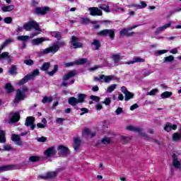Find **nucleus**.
I'll use <instances>...</instances> for the list:
<instances>
[{"mask_svg": "<svg viewBox=\"0 0 181 181\" xmlns=\"http://www.w3.org/2000/svg\"><path fill=\"white\" fill-rule=\"evenodd\" d=\"M23 28L27 32H30V30H33V29H35L36 32L30 34L31 37H35V36H37V35H40L42 33V29L39 26V24L35 21H30L27 22L24 24Z\"/></svg>", "mask_w": 181, "mask_h": 181, "instance_id": "f257e3e1", "label": "nucleus"}, {"mask_svg": "<svg viewBox=\"0 0 181 181\" xmlns=\"http://www.w3.org/2000/svg\"><path fill=\"white\" fill-rule=\"evenodd\" d=\"M63 46H66V43L64 42H59L57 43L53 44L52 46L47 47L46 49H42V51L37 53L38 56H43V54H49V53H57L60 47H63Z\"/></svg>", "mask_w": 181, "mask_h": 181, "instance_id": "f03ea898", "label": "nucleus"}, {"mask_svg": "<svg viewBox=\"0 0 181 181\" xmlns=\"http://www.w3.org/2000/svg\"><path fill=\"white\" fill-rule=\"evenodd\" d=\"M28 91H29V88H28V86H23L22 90L18 89L15 99L13 100V103L18 104L20 101L25 100V98H26L25 93H28Z\"/></svg>", "mask_w": 181, "mask_h": 181, "instance_id": "7ed1b4c3", "label": "nucleus"}, {"mask_svg": "<svg viewBox=\"0 0 181 181\" xmlns=\"http://www.w3.org/2000/svg\"><path fill=\"white\" fill-rule=\"evenodd\" d=\"M50 66H51L50 62H45L40 69L42 71H46V74H48V76L52 77V76H54V74H56V73H57V71L59 70V66L54 65V69L51 71H48L47 70H49V69H50Z\"/></svg>", "mask_w": 181, "mask_h": 181, "instance_id": "20e7f679", "label": "nucleus"}, {"mask_svg": "<svg viewBox=\"0 0 181 181\" xmlns=\"http://www.w3.org/2000/svg\"><path fill=\"white\" fill-rule=\"evenodd\" d=\"M35 76H39V70L35 69L33 71L31 74L26 75L24 78H23L20 81L18 82V84L19 86H22L25 84V83H28L29 80H33V78L35 77Z\"/></svg>", "mask_w": 181, "mask_h": 181, "instance_id": "39448f33", "label": "nucleus"}, {"mask_svg": "<svg viewBox=\"0 0 181 181\" xmlns=\"http://www.w3.org/2000/svg\"><path fill=\"white\" fill-rule=\"evenodd\" d=\"M98 35L100 36H109L110 39L115 37V30L114 29H105L100 31Z\"/></svg>", "mask_w": 181, "mask_h": 181, "instance_id": "423d86ee", "label": "nucleus"}, {"mask_svg": "<svg viewBox=\"0 0 181 181\" xmlns=\"http://www.w3.org/2000/svg\"><path fill=\"white\" fill-rule=\"evenodd\" d=\"M76 74H77L76 71H71L67 73L66 74H65L62 78V80L64 81L62 83V87H67V83L65 81H67V80H70V78H71V77H74V76H76Z\"/></svg>", "mask_w": 181, "mask_h": 181, "instance_id": "0eeeda50", "label": "nucleus"}, {"mask_svg": "<svg viewBox=\"0 0 181 181\" xmlns=\"http://www.w3.org/2000/svg\"><path fill=\"white\" fill-rule=\"evenodd\" d=\"M35 117L32 116L27 117L25 123V127H30L31 131H33V129H35V128L36 127V126L35 125Z\"/></svg>", "mask_w": 181, "mask_h": 181, "instance_id": "6e6552de", "label": "nucleus"}, {"mask_svg": "<svg viewBox=\"0 0 181 181\" xmlns=\"http://www.w3.org/2000/svg\"><path fill=\"white\" fill-rule=\"evenodd\" d=\"M88 11L91 16H103V11L98 8V7H90Z\"/></svg>", "mask_w": 181, "mask_h": 181, "instance_id": "1a4fd4ad", "label": "nucleus"}, {"mask_svg": "<svg viewBox=\"0 0 181 181\" xmlns=\"http://www.w3.org/2000/svg\"><path fill=\"white\" fill-rule=\"evenodd\" d=\"M71 45L73 46L74 49H80L83 47V44L78 42V38L74 35L71 37Z\"/></svg>", "mask_w": 181, "mask_h": 181, "instance_id": "9d476101", "label": "nucleus"}, {"mask_svg": "<svg viewBox=\"0 0 181 181\" xmlns=\"http://www.w3.org/2000/svg\"><path fill=\"white\" fill-rule=\"evenodd\" d=\"M110 59L113 62L115 66H119V62L122 60V56H121V54H113L110 55Z\"/></svg>", "mask_w": 181, "mask_h": 181, "instance_id": "9b49d317", "label": "nucleus"}, {"mask_svg": "<svg viewBox=\"0 0 181 181\" xmlns=\"http://www.w3.org/2000/svg\"><path fill=\"white\" fill-rule=\"evenodd\" d=\"M170 26H172V22H169L167 24H165L162 26L158 27L156 29L155 35H159V33H162V32H165V30H166V29H169V28H170Z\"/></svg>", "mask_w": 181, "mask_h": 181, "instance_id": "f8f14e48", "label": "nucleus"}, {"mask_svg": "<svg viewBox=\"0 0 181 181\" xmlns=\"http://www.w3.org/2000/svg\"><path fill=\"white\" fill-rule=\"evenodd\" d=\"M50 11V7L45 6V7H37L35 8V13L37 15H46L47 12Z\"/></svg>", "mask_w": 181, "mask_h": 181, "instance_id": "ddd939ff", "label": "nucleus"}, {"mask_svg": "<svg viewBox=\"0 0 181 181\" xmlns=\"http://www.w3.org/2000/svg\"><path fill=\"white\" fill-rule=\"evenodd\" d=\"M58 153L62 156H67L70 154V150L64 146H58Z\"/></svg>", "mask_w": 181, "mask_h": 181, "instance_id": "4468645a", "label": "nucleus"}, {"mask_svg": "<svg viewBox=\"0 0 181 181\" xmlns=\"http://www.w3.org/2000/svg\"><path fill=\"white\" fill-rule=\"evenodd\" d=\"M11 141L13 142H16V145H18V146H22L23 145V142L22 141V139L21 138V136L13 134L11 135Z\"/></svg>", "mask_w": 181, "mask_h": 181, "instance_id": "2eb2a0df", "label": "nucleus"}, {"mask_svg": "<svg viewBox=\"0 0 181 181\" xmlns=\"http://www.w3.org/2000/svg\"><path fill=\"white\" fill-rule=\"evenodd\" d=\"M9 117L10 121L8 122V124H12L18 122V121L21 119V115H19V112L11 113Z\"/></svg>", "mask_w": 181, "mask_h": 181, "instance_id": "dca6fc26", "label": "nucleus"}, {"mask_svg": "<svg viewBox=\"0 0 181 181\" xmlns=\"http://www.w3.org/2000/svg\"><path fill=\"white\" fill-rule=\"evenodd\" d=\"M57 176V171L48 172L45 175H40V179H54Z\"/></svg>", "mask_w": 181, "mask_h": 181, "instance_id": "f3484780", "label": "nucleus"}, {"mask_svg": "<svg viewBox=\"0 0 181 181\" xmlns=\"http://www.w3.org/2000/svg\"><path fill=\"white\" fill-rule=\"evenodd\" d=\"M47 40H49V38H45V37L35 38L32 40L31 43L33 46H39V45H42L43 42H47Z\"/></svg>", "mask_w": 181, "mask_h": 181, "instance_id": "a211bd4d", "label": "nucleus"}, {"mask_svg": "<svg viewBox=\"0 0 181 181\" xmlns=\"http://www.w3.org/2000/svg\"><path fill=\"white\" fill-rule=\"evenodd\" d=\"M6 59L7 60V63H13V59H12V57L9 55V52H4L0 54V60H4Z\"/></svg>", "mask_w": 181, "mask_h": 181, "instance_id": "6ab92c4d", "label": "nucleus"}, {"mask_svg": "<svg viewBox=\"0 0 181 181\" xmlns=\"http://www.w3.org/2000/svg\"><path fill=\"white\" fill-rule=\"evenodd\" d=\"M16 168L14 165H6L0 166V173H4V172H8L9 170H13Z\"/></svg>", "mask_w": 181, "mask_h": 181, "instance_id": "aec40b11", "label": "nucleus"}, {"mask_svg": "<svg viewBox=\"0 0 181 181\" xmlns=\"http://www.w3.org/2000/svg\"><path fill=\"white\" fill-rule=\"evenodd\" d=\"M129 30H131V29H129V28H123L122 30L119 31V35L121 36H127V37L133 36L135 34V33H134V32L129 33Z\"/></svg>", "mask_w": 181, "mask_h": 181, "instance_id": "412c9836", "label": "nucleus"}, {"mask_svg": "<svg viewBox=\"0 0 181 181\" xmlns=\"http://www.w3.org/2000/svg\"><path fill=\"white\" fill-rule=\"evenodd\" d=\"M173 165L175 169H181V163L177 158V154H173Z\"/></svg>", "mask_w": 181, "mask_h": 181, "instance_id": "4be33fe9", "label": "nucleus"}, {"mask_svg": "<svg viewBox=\"0 0 181 181\" xmlns=\"http://www.w3.org/2000/svg\"><path fill=\"white\" fill-rule=\"evenodd\" d=\"M44 155H45L47 158H50V156L56 155V149H54V147H50L44 152Z\"/></svg>", "mask_w": 181, "mask_h": 181, "instance_id": "5701e85b", "label": "nucleus"}, {"mask_svg": "<svg viewBox=\"0 0 181 181\" xmlns=\"http://www.w3.org/2000/svg\"><path fill=\"white\" fill-rule=\"evenodd\" d=\"M134 63H145V59L139 57L133 58L132 61L127 62L126 64H134Z\"/></svg>", "mask_w": 181, "mask_h": 181, "instance_id": "b1692460", "label": "nucleus"}, {"mask_svg": "<svg viewBox=\"0 0 181 181\" xmlns=\"http://www.w3.org/2000/svg\"><path fill=\"white\" fill-rule=\"evenodd\" d=\"M81 145V140L80 138H75L74 139V151H78L80 149V146Z\"/></svg>", "mask_w": 181, "mask_h": 181, "instance_id": "393cba45", "label": "nucleus"}, {"mask_svg": "<svg viewBox=\"0 0 181 181\" xmlns=\"http://www.w3.org/2000/svg\"><path fill=\"white\" fill-rule=\"evenodd\" d=\"M68 103L69 104V105H72L73 107H76L77 104H79L78 100L75 97H70L68 99Z\"/></svg>", "mask_w": 181, "mask_h": 181, "instance_id": "a878e982", "label": "nucleus"}, {"mask_svg": "<svg viewBox=\"0 0 181 181\" xmlns=\"http://www.w3.org/2000/svg\"><path fill=\"white\" fill-rule=\"evenodd\" d=\"M13 42L12 39L6 40L5 42L0 46V53L8 46V45H11Z\"/></svg>", "mask_w": 181, "mask_h": 181, "instance_id": "bb28decb", "label": "nucleus"}, {"mask_svg": "<svg viewBox=\"0 0 181 181\" xmlns=\"http://www.w3.org/2000/svg\"><path fill=\"white\" fill-rule=\"evenodd\" d=\"M105 83H110L112 80H114V76H105V75H101V78Z\"/></svg>", "mask_w": 181, "mask_h": 181, "instance_id": "cd10ccee", "label": "nucleus"}, {"mask_svg": "<svg viewBox=\"0 0 181 181\" xmlns=\"http://www.w3.org/2000/svg\"><path fill=\"white\" fill-rule=\"evenodd\" d=\"M5 142H6L5 132L0 129V144H5Z\"/></svg>", "mask_w": 181, "mask_h": 181, "instance_id": "c85d7f7f", "label": "nucleus"}, {"mask_svg": "<svg viewBox=\"0 0 181 181\" xmlns=\"http://www.w3.org/2000/svg\"><path fill=\"white\" fill-rule=\"evenodd\" d=\"M93 46H95V50H99L101 47V42L98 40H93V42H91Z\"/></svg>", "mask_w": 181, "mask_h": 181, "instance_id": "c756f323", "label": "nucleus"}, {"mask_svg": "<svg viewBox=\"0 0 181 181\" xmlns=\"http://www.w3.org/2000/svg\"><path fill=\"white\" fill-rule=\"evenodd\" d=\"M14 9H15L14 5L6 6L1 8V10L3 11V12H11V11H13Z\"/></svg>", "mask_w": 181, "mask_h": 181, "instance_id": "7c9ffc66", "label": "nucleus"}, {"mask_svg": "<svg viewBox=\"0 0 181 181\" xmlns=\"http://www.w3.org/2000/svg\"><path fill=\"white\" fill-rule=\"evenodd\" d=\"M175 60V57L170 55L163 58V63H172Z\"/></svg>", "mask_w": 181, "mask_h": 181, "instance_id": "2f4dec72", "label": "nucleus"}, {"mask_svg": "<svg viewBox=\"0 0 181 181\" xmlns=\"http://www.w3.org/2000/svg\"><path fill=\"white\" fill-rule=\"evenodd\" d=\"M134 98V93L127 90L126 93H124V100L129 101V100Z\"/></svg>", "mask_w": 181, "mask_h": 181, "instance_id": "473e14b6", "label": "nucleus"}, {"mask_svg": "<svg viewBox=\"0 0 181 181\" xmlns=\"http://www.w3.org/2000/svg\"><path fill=\"white\" fill-rule=\"evenodd\" d=\"M126 129H127V131H132L134 132H141V129L134 127L132 125H129V126L126 127Z\"/></svg>", "mask_w": 181, "mask_h": 181, "instance_id": "72a5a7b5", "label": "nucleus"}, {"mask_svg": "<svg viewBox=\"0 0 181 181\" xmlns=\"http://www.w3.org/2000/svg\"><path fill=\"white\" fill-rule=\"evenodd\" d=\"M30 39V37L28 35H20L17 37V40H19L20 42H28Z\"/></svg>", "mask_w": 181, "mask_h": 181, "instance_id": "f704fd0d", "label": "nucleus"}, {"mask_svg": "<svg viewBox=\"0 0 181 181\" xmlns=\"http://www.w3.org/2000/svg\"><path fill=\"white\" fill-rule=\"evenodd\" d=\"M87 97V95H86L85 94L83 93H80L78 95V103H79V104H81V103H84V100H86V98Z\"/></svg>", "mask_w": 181, "mask_h": 181, "instance_id": "c9c22d12", "label": "nucleus"}, {"mask_svg": "<svg viewBox=\"0 0 181 181\" xmlns=\"http://www.w3.org/2000/svg\"><path fill=\"white\" fill-rule=\"evenodd\" d=\"M51 36L52 37H56L58 40H60L62 39V34L57 31H54L51 33Z\"/></svg>", "mask_w": 181, "mask_h": 181, "instance_id": "e433bc0d", "label": "nucleus"}, {"mask_svg": "<svg viewBox=\"0 0 181 181\" xmlns=\"http://www.w3.org/2000/svg\"><path fill=\"white\" fill-rule=\"evenodd\" d=\"M101 143L104 144V145H108L111 144V138L105 136L102 140Z\"/></svg>", "mask_w": 181, "mask_h": 181, "instance_id": "4c0bfd02", "label": "nucleus"}, {"mask_svg": "<svg viewBox=\"0 0 181 181\" xmlns=\"http://www.w3.org/2000/svg\"><path fill=\"white\" fill-rule=\"evenodd\" d=\"M161 98H169V97H172V92L165 91L163 93L160 95Z\"/></svg>", "mask_w": 181, "mask_h": 181, "instance_id": "58836bf2", "label": "nucleus"}, {"mask_svg": "<svg viewBox=\"0 0 181 181\" xmlns=\"http://www.w3.org/2000/svg\"><path fill=\"white\" fill-rule=\"evenodd\" d=\"M79 21L81 23H82V25H87L90 22V19L88 18L80 17Z\"/></svg>", "mask_w": 181, "mask_h": 181, "instance_id": "ea45409f", "label": "nucleus"}, {"mask_svg": "<svg viewBox=\"0 0 181 181\" xmlns=\"http://www.w3.org/2000/svg\"><path fill=\"white\" fill-rule=\"evenodd\" d=\"M52 101H53V98H52V97H47V96H45V97H44V98L42 99V103L43 104H46V103H52Z\"/></svg>", "mask_w": 181, "mask_h": 181, "instance_id": "a19ab883", "label": "nucleus"}, {"mask_svg": "<svg viewBox=\"0 0 181 181\" xmlns=\"http://www.w3.org/2000/svg\"><path fill=\"white\" fill-rule=\"evenodd\" d=\"M181 139V134L179 133H175L173 135V141L177 142V141H180Z\"/></svg>", "mask_w": 181, "mask_h": 181, "instance_id": "79ce46f5", "label": "nucleus"}, {"mask_svg": "<svg viewBox=\"0 0 181 181\" xmlns=\"http://www.w3.org/2000/svg\"><path fill=\"white\" fill-rule=\"evenodd\" d=\"M8 73L11 76H14V74H16V66L12 65L8 71Z\"/></svg>", "mask_w": 181, "mask_h": 181, "instance_id": "37998d69", "label": "nucleus"}, {"mask_svg": "<svg viewBox=\"0 0 181 181\" xmlns=\"http://www.w3.org/2000/svg\"><path fill=\"white\" fill-rule=\"evenodd\" d=\"M5 88L6 90L7 93L13 92V87H12V85H11V83H7L5 86Z\"/></svg>", "mask_w": 181, "mask_h": 181, "instance_id": "c03bdc74", "label": "nucleus"}, {"mask_svg": "<svg viewBox=\"0 0 181 181\" xmlns=\"http://www.w3.org/2000/svg\"><path fill=\"white\" fill-rule=\"evenodd\" d=\"M115 88H117V84H112L110 86L107 87V93H112V91H114Z\"/></svg>", "mask_w": 181, "mask_h": 181, "instance_id": "a18cd8bd", "label": "nucleus"}, {"mask_svg": "<svg viewBox=\"0 0 181 181\" xmlns=\"http://www.w3.org/2000/svg\"><path fill=\"white\" fill-rule=\"evenodd\" d=\"M88 62V59L86 58H82L78 60L77 62H76L75 63L76 64H86V63H87Z\"/></svg>", "mask_w": 181, "mask_h": 181, "instance_id": "49530a36", "label": "nucleus"}, {"mask_svg": "<svg viewBox=\"0 0 181 181\" xmlns=\"http://www.w3.org/2000/svg\"><path fill=\"white\" fill-rule=\"evenodd\" d=\"M165 53H168V50L162 49V50H157L155 52L156 56H162V54H165Z\"/></svg>", "mask_w": 181, "mask_h": 181, "instance_id": "de8ad7c7", "label": "nucleus"}, {"mask_svg": "<svg viewBox=\"0 0 181 181\" xmlns=\"http://www.w3.org/2000/svg\"><path fill=\"white\" fill-rule=\"evenodd\" d=\"M100 9H102V11H104L107 13H110V6L107 5L105 7L104 6H99Z\"/></svg>", "mask_w": 181, "mask_h": 181, "instance_id": "09e8293b", "label": "nucleus"}, {"mask_svg": "<svg viewBox=\"0 0 181 181\" xmlns=\"http://www.w3.org/2000/svg\"><path fill=\"white\" fill-rule=\"evenodd\" d=\"M164 129L167 132H170V131H172V124H170V123H167L164 127Z\"/></svg>", "mask_w": 181, "mask_h": 181, "instance_id": "8fccbe9b", "label": "nucleus"}, {"mask_svg": "<svg viewBox=\"0 0 181 181\" xmlns=\"http://www.w3.org/2000/svg\"><path fill=\"white\" fill-rule=\"evenodd\" d=\"M113 11H115V12L118 13V12H124L125 11V9H124V8H122V7L114 6Z\"/></svg>", "mask_w": 181, "mask_h": 181, "instance_id": "3c124183", "label": "nucleus"}, {"mask_svg": "<svg viewBox=\"0 0 181 181\" xmlns=\"http://www.w3.org/2000/svg\"><path fill=\"white\" fill-rule=\"evenodd\" d=\"M158 89L156 88H154V89H152L150 92H148L146 93V95H156V93H158Z\"/></svg>", "mask_w": 181, "mask_h": 181, "instance_id": "603ef678", "label": "nucleus"}, {"mask_svg": "<svg viewBox=\"0 0 181 181\" xmlns=\"http://www.w3.org/2000/svg\"><path fill=\"white\" fill-rule=\"evenodd\" d=\"M4 151H6L7 152H9V151H12V146L10 144H6L4 146Z\"/></svg>", "mask_w": 181, "mask_h": 181, "instance_id": "864d4df0", "label": "nucleus"}, {"mask_svg": "<svg viewBox=\"0 0 181 181\" xmlns=\"http://www.w3.org/2000/svg\"><path fill=\"white\" fill-rule=\"evenodd\" d=\"M37 160H39V157L38 156H33L29 158V161L30 162H37Z\"/></svg>", "mask_w": 181, "mask_h": 181, "instance_id": "5fc2aeb1", "label": "nucleus"}, {"mask_svg": "<svg viewBox=\"0 0 181 181\" xmlns=\"http://www.w3.org/2000/svg\"><path fill=\"white\" fill-rule=\"evenodd\" d=\"M102 104H105V105H110V104H111V98H106L105 99V101L102 102Z\"/></svg>", "mask_w": 181, "mask_h": 181, "instance_id": "6e6d98bb", "label": "nucleus"}, {"mask_svg": "<svg viewBox=\"0 0 181 181\" xmlns=\"http://www.w3.org/2000/svg\"><path fill=\"white\" fill-rule=\"evenodd\" d=\"M24 64L27 66H33V60L32 59H26L24 61Z\"/></svg>", "mask_w": 181, "mask_h": 181, "instance_id": "4d7b16f0", "label": "nucleus"}, {"mask_svg": "<svg viewBox=\"0 0 181 181\" xmlns=\"http://www.w3.org/2000/svg\"><path fill=\"white\" fill-rule=\"evenodd\" d=\"M90 98L93 101H96V103L100 102V97H98V96H95V95H90Z\"/></svg>", "mask_w": 181, "mask_h": 181, "instance_id": "13d9d810", "label": "nucleus"}, {"mask_svg": "<svg viewBox=\"0 0 181 181\" xmlns=\"http://www.w3.org/2000/svg\"><path fill=\"white\" fill-rule=\"evenodd\" d=\"M116 115H120V114H122L124 112V110H122V107H118L116 110Z\"/></svg>", "mask_w": 181, "mask_h": 181, "instance_id": "bf43d9fd", "label": "nucleus"}, {"mask_svg": "<svg viewBox=\"0 0 181 181\" xmlns=\"http://www.w3.org/2000/svg\"><path fill=\"white\" fill-rule=\"evenodd\" d=\"M140 4L141 5H139V9H144V8H146V6H148V5L144 1H141Z\"/></svg>", "mask_w": 181, "mask_h": 181, "instance_id": "052dcab7", "label": "nucleus"}, {"mask_svg": "<svg viewBox=\"0 0 181 181\" xmlns=\"http://www.w3.org/2000/svg\"><path fill=\"white\" fill-rule=\"evenodd\" d=\"M37 141L38 142H46L47 141V139L45 136L39 137L37 139Z\"/></svg>", "mask_w": 181, "mask_h": 181, "instance_id": "680f3d73", "label": "nucleus"}, {"mask_svg": "<svg viewBox=\"0 0 181 181\" xmlns=\"http://www.w3.org/2000/svg\"><path fill=\"white\" fill-rule=\"evenodd\" d=\"M5 23H12V18L11 17H6L4 18Z\"/></svg>", "mask_w": 181, "mask_h": 181, "instance_id": "e2e57ef3", "label": "nucleus"}, {"mask_svg": "<svg viewBox=\"0 0 181 181\" xmlns=\"http://www.w3.org/2000/svg\"><path fill=\"white\" fill-rule=\"evenodd\" d=\"M81 111H82V112L80 114V115H84V114H87V112H88V109L83 107L81 109Z\"/></svg>", "mask_w": 181, "mask_h": 181, "instance_id": "0e129e2a", "label": "nucleus"}, {"mask_svg": "<svg viewBox=\"0 0 181 181\" xmlns=\"http://www.w3.org/2000/svg\"><path fill=\"white\" fill-rule=\"evenodd\" d=\"M129 8H135L136 9H139L140 6H139V4H132L129 5Z\"/></svg>", "mask_w": 181, "mask_h": 181, "instance_id": "69168bd1", "label": "nucleus"}, {"mask_svg": "<svg viewBox=\"0 0 181 181\" xmlns=\"http://www.w3.org/2000/svg\"><path fill=\"white\" fill-rule=\"evenodd\" d=\"M91 134V131L89 129H83V134L84 135H90Z\"/></svg>", "mask_w": 181, "mask_h": 181, "instance_id": "338daca9", "label": "nucleus"}, {"mask_svg": "<svg viewBox=\"0 0 181 181\" xmlns=\"http://www.w3.org/2000/svg\"><path fill=\"white\" fill-rule=\"evenodd\" d=\"M37 128L45 129L46 128V124H42V123H37Z\"/></svg>", "mask_w": 181, "mask_h": 181, "instance_id": "774afa93", "label": "nucleus"}]
</instances>
